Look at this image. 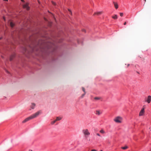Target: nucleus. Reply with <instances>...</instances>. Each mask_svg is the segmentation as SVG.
<instances>
[{
  "mask_svg": "<svg viewBox=\"0 0 151 151\" xmlns=\"http://www.w3.org/2000/svg\"><path fill=\"white\" fill-rule=\"evenodd\" d=\"M145 112V109L143 108L140 111L139 113V116H142L143 115Z\"/></svg>",
  "mask_w": 151,
  "mask_h": 151,
  "instance_id": "obj_6",
  "label": "nucleus"
},
{
  "mask_svg": "<svg viewBox=\"0 0 151 151\" xmlns=\"http://www.w3.org/2000/svg\"><path fill=\"white\" fill-rule=\"evenodd\" d=\"M29 151H32V150H30Z\"/></svg>",
  "mask_w": 151,
  "mask_h": 151,
  "instance_id": "obj_36",
  "label": "nucleus"
},
{
  "mask_svg": "<svg viewBox=\"0 0 151 151\" xmlns=\"http://www.w3.org/2000/svg\"><path fill=\"white\" fill-rule=\"evenodd\" d=\"M4 20H5V18L4 17Z\"/></svg>",
  "mask_w": 151,
  "mask_h": 151,
  "instance_id": "obj_34",
  "label": "nucleus"
},
{
  "mask_svg": "<svg viewBox=\"0 0 151 151\" xmlns=\"http://www.w3.org/2000/svg\"><path fill=\"white\" fill-rule=\"evenodd\" d=\"M23 7L24 8H25L27 10H29V7L28 6V3H26L23 5Z\"/></svg>",
  "mask_w": 151,
  "mask_h": 151,
  "instance_id": "obj_7",
  "label": "nucleus"
},
{
  "mask_svg": "<svg viewBox=\"0 0 151 151\" xmlns=\"http://www.w3.org/2000/svg\"><path fill=\"white\" fill-rule=\"evenodd\" d=\"M100 99H101V98L99 97H95V98H94V99H95L96 100H100Z\"/></svg>",
  "mask_w": 151,
  "mask_h": 151,
  "instance_id": "obj_18",
  "label": "nucleus"
},
{
  "mask_svg": "<svg viewBox=\"0 0 151 151\" xmlns=\"http://www.w3.org/2000/svg\"><path fill=\"white\" fill-rule=\"evenodd\" d=\"M15 54L14 53L12 54L10 57L9 60L10 61H12L13 60L14 58L15 57Z\"/></svg>",
  "mask_w": 151,
  "mask_h": 151,
  "instance_id": "obj_8",
  "label": "nucleus"
},
{
  "mask_svg": "<svg viewBox=\"0 0 151 151\" xmlns=\"http://www.w3.org/2000/svg\"><path fill=\"white\" fill-rule=\"evenodd\" d=\"M100 132L102 134H104L105 133V132L103 129H101L100 131Z\"/></svg>",
  "mask_w": 151,
  "mask_h": 151,
  "instance_id": "obj_19",
  "label": "nucleus"
},
{
  "mask_svg": "<svg viewBox=\"0 0 151 151\" xmlns=\"http://www.w3.org/2000/svg\"><path fill=\"white\" fill-rule=\"evenodd\" d=\"M62 119V118L59 117H57L55 119L57 121H59Z\"/></svg>",
  "mask_w": 151,
  "mask_h": 151,
  "instance_id": "obj_15",
  "label": "nucleus"
},
{
  "mask_svg": "<svg viewBox=\"0 0 151 151\" xmlns=\"http://www.w3.org/2000/svg\"><path fill=\"white\" fill-rule=\"evenodd\" d=\"M126 24V22H125L124 23V25H125Z\"/></svg>",
  "mask_w": 151,
  "mask_h": 151,
  "instance_id": "obj_28",
  "label": "nucleus"
},
{
  "mask_svg": "<svg viewBox=\"0 0 151 151\" xmlns=\"http://www.w3.org/2000/svg\"><path fill=\"white\" fill-rule=\"evenodd\" d=\"M23 50L24 52H26L27 50V48L26 47L23 48Z\"/></svg>",
  "mask_w": 151,
  "mask_h": 151,
  "instance_id": "obj_21",
  "label": "nucleus"
},
{
  "mask_svg": "<svg viewBox=\"0 0 151 151\" xmlns=\"http://www.w3.org/2000/svg\"><path fill=\"white\" fill-rule=\"evenodd\" d=\"M122 117L118 116L115 117L114 119V121L117 123H121L122 122Z\"/></svg>",
  "mask_w": 151,
  "mask_h": 151,
  "instance_id": "obj_2",
  "label": "nucleus"
},
{
  "mask_svg": "<svg viewBox=\"0 0 151 151\" xmlns=\"http://www.w3.org/2000/svg\"><path fill=\"white\" fill-rule=\"evenodd\" d=\"M8 0H4V1H8Z\"/></svg>",
  "mask_w": 151,
  "mask_h": 151,
  "instance_id": "obj_32",
  "label": "nucleus"
},
{
  "mask_svg": "<svg viewBox=\"0 0 151 151\" xmlns=\"http://www.w3.org/2000/svg\"><path fill=\"white\" fill-rule=\"evenodd\" d=\"M10 24L11 27H13L14 26V24L12 22H10Z\"/></svg>",
  "mask_w": 151,
  "mask_h": 151,
  "instance_id": "obj_13",
  "label": "nucleus"
},
{
  "mask_svg": "<svg viewBox=\"0 0 151 151\" xmlns=\"http://www.w3.org/2000/svg\"><path fill=\"white\" fill-rule=\"evenodd\" d=\"M128 148V147L127 146H125L124 147H122L121 148L123 150H126Z\"/></svg>",
  "mask_w": 151,
  "mask_h": 151,
  "instance_id": "obj_16",
  "label": "nucleus"
},
{
  "mask_svg": "<svg viewBox=\"0 0 151 151\" xmlns=\"http://www.w3.org/2000/svg\"><path fill=\"white\" fill-rule=\"evenodd\" d=\"M54 46V45L52 43H49L47 44V47L48 49H50L52 47Z\"/></svg>",
  "mask_w": 151,
  "mask_h": 151,
  "instance_id": "obj_5",
  "label": "nucleus"
},
{
  "mask_svg": "<svg viewBox=\"0 0 151 151\" xmlns=\"http://www.w3.org/2000/svg\"><path fill=\"white\" fill-rule=\"evenodd\" d=\"M40 114V111H38L35 113L33 114L30 116L26 118L22 122V123H25L29 120L35 118L37 117Z\"/></svg>",
  "mask_w": 151,
  "mask_h": 151,
  "instance_id": "obj_1",
  "label": "nucleus"
},
{
  "mask_svg": "<svg viewBox=\"0 0 151 151\" xmlns=\"http://www.w3.org/2000/svg\"><path fill=\"white\" fill-rule=\"evenodd\" d=\"M82 31H83V32H85V29L82 30Z\"/></svg>",
  "mask_w": 151,
  "mask_h": 151,
  "instance_id": "obj_30",
  "label": "nucleus"
},
{
  "mask_svg": "<svg viewBox=\"0 0 151 151\" xmlns=\"http://www.w3.org/2000/svg\"><path fill=\"white\" fill-rule=\"evenodd\" d=\"M38 1V3H39V4H40V2L39 1Z\"/></svg>",
  "mask_w": 151,
  "mask_h": 151,
  "instance_id": "obj_33",
  "label": "nucleus"
},
{
  "mask_svg": "<svg viewBox=\"0 0 151 151\" xmlns=\"http://www.w3.org/2000/svg\"><path fill=\"white\" fill-rule=\"evenodd\" d=\"M35 106V104L34 103H32L30 106L31 108L32 109H34Z\"/></svg>",
  "mask_w": 151,
  "mask_h": 151,
  "instance_id": "obj_11",
  "label": "nucleus"
},
{
  "mask_svg": "<svg viewBox=\"0 0 151 151\" xmlns=\"http://www.w3.org/2000/svg\"><path fill=\"white\" fill-rule=\"evenodd\" d=\"M120 16H121V17H122L123 16V13H120Z\"/></svg>",
  "mask_w": 151,
  "mask_h": 151,
  "instance_id": "obj_25",
  "label": "nucleus"
},
{
  "mask_svg": "<svg viewBox=\"0 0 151 151\" xmlns=\"http://www.w3.org/2000/svg\"><path fill=\"white\" fill-rule=\"evenodd\" d=\"M145 1H146V0H145Z\"/></svg>",
  "mask_w": 151,
  "mask_h": 151,
  "instance_id": "obj_37",
  "label": "nucleus"
},
{
  "mask_svg": "<svg viewBox=\"0 0 151 151\" xmlns=\"http://www.w3.org/2000/svg\"><path fill=\"white\" fill-rule=\"evenodd\" d=\"M112 17L113 19H116L117 18V16L116 14H115Z\"/></svg>",
  "mask_w": 151,
  "mask_h": 151,
  "instance_id": "obj_12",
  "label": "nucleus"
},
{
  "mask_svg": "<svg viewBox=\"0 0 151 151\" xmlns=\"http://www.w3.org/2000/svg\"><path fill=\"white\" fill-rule=\"evenodd\" d=\"M129 65V64H128V65H127V66L128 67Z\"/></svg>",
  "mask_w": 151,
  "mask_h": 151,
  "instance_id": "obj_31",
  "label": "nucleus"
},
{
  "mask_svg": "<svg viewBox=\"0 0 151 151\" xmlns=\"http://www.w3.org/2000/svg\"><path fill=\"white\" fill-rule=\"evenodd\" d=\"M68 10L70 12V14L72 15V12L69 9H68Z\"/></svg>",
  "mask_w": 151,
  "mask_h": 151,
  "instance_id": "obj_24",
  "label": "nucleus"
},
{
  "mask_svg": "<svg viewBox=\"0 0 151 151\" xmlns=\"http://www.w3.org/2000/svg\"><path fill=\"white\" fill-rule=\"evenodd\" d=\"M91 151H97V150H95V149H93V150H91Z\"/></svg>",
  "mask_w": 151,
  "mask_h": 151,
  "instance_id": "obj_27",
  "label": "nucleus"
},
{
  "mask_svg": "<svg viewBox=\"0 0 151 151\" xmlns=\"http://www.w3.org/2000/svg\"><path fill=\"white\" fill-rule=\"evenodd\" d=\"M52 4L54 5H55V6L56 5V4L54 2L52 1Z\"/></svg>",
  "mask_w": 151,
  "mask_h": 151,
  "instance_id": "obj_23",
  "label": "nucleus"
},
{
  "mask_svg": "<svg viewBox=\"0 0 151 151\" xmlns=\"http://www.w3.org/2000/svg\"><path fill=\"white\" fill-rule=\"evenodd\" d=\"M151 101V96H148L147 98L145 99V101L147 102L148 103H150Z\"/></svg>",
  "mask_w": 151,
  "mask_h": 151,
  "instance_id": "obj_4",
  "label": "nucleus"
},
{
  "mask_svg": "<svg viewBox=\"0 0 151 151\" xmlns=\"http://www.w3.org/2000/svg\"><path fill=\"white\" fill-rule=\"evenodd\" d=\"M21 1L22 2H24V0H21Z\"/></svg>",
  "mask_w": 151,
  "mask_h": 151,
  "instance_id": "obj_29",
  "label": "nucleus"
},
{
  "mask_svg": "<svg viewBox=\"0 0 151 151\" xmlns=\"http://www.w3.org/2000/svg\"><path fill=\"white\" fill-rule=\"evenodd\" d=\"M56 121H57L56 120V119H55V120L52 121L51 122V124L53 125L54 124H55L56 122Z\"/></svg>",
  "mask_w": 151,
  "mask_h": 151,
  "instance_id": "obj_17",
  "label": "nucleus"
},
{
  "mask_svg": "<svg viewBox=\"0 0 151 151\" xmlns=\"http://www.w3.org/2000/svg\"><path fill=\"white\" fill-rule=\"evenodd\" d=\"M101 114V113L100 112V111L98 110H97L96 111V114L98 115H100Z\"/></svg>",
  "mask_w": 151,
  "mask_h": 151,
  "instance_id": "obj_14",
  "label": "nucleus"
},
{
  "mask_svg": "<svg viewBox=\"0 0 151 151\" xmlns=\"http://www.w3.org/2000/svg\"><path fill=\"white\" fill-rule=\"evenodd\" d=\"M82 90L84 92V93H86V92L85 91V88L83 87H82Z\"/></svg>",
  "mask_w": 151,
  "mask_h": 151,
  "instance_id": "obj_20",
  "label": "nucleus"
},
{
  "mask_svg": "<svg viewBox=\"0 0 151 151\" xmlns=\"http://www.w3.org/2000/svg\"><path fill=\"white\" fill-rule=\"evenodd\" d=\"M103 12L102 11L97 12L95 13L93 15H101L103 13Z\"/></svg>",
  "mask_w": 151,
  "mask_h": 151,
  "instance_id": "obj_9",
  "label": "nucleus"
},
{
  "mask_svg": "<svg viewBox=\"0 0 151 151\" xmlns=\"http://www.w3.org/2000/svg\"><path fill=\"white\" fill-rule=\"evenodd\" d=\"M86 93H84L83 94H82L81 96V97L82 98H83V96H85V95L86 94Z\"/></svg>",
  "mask_w": 151,
  "mask_h": 151,
  "instance_id": "obj_22",
  "label": "nucleus"
},
{
  "mask_svg": "<svg viewBox=\"0 0 151 151\" xmlns=\"http://www.w3.org/2000/svg\"><path fill=\"white\" fill-rule=\"evenodd\" d=\"M82 132L86 137L90 135V133L87 129H85L83 130Z\"/></svg>",
  "mask_w": 151,
  "mask_h": 151,
  "instance_id": "obj_3",
  "label": "nucleus"
},
{
  "mask_svg": "<svg viewBox=\"0 0 151 151\" xmlns=\"http://www.w3.org/2000/svg\"><path fill=\"white\" fill-rule=\"evenodd\" d=\"M114 5V7L116 9H117L118 8V4L116 2L114 1L113 2Z\"/></svg>",
  "mask_w": 151,
  "mask_h": 151,
  "instance_id": "obj_10",
  "label": "nucleus"
},
{
  "mask_svg": "<svg viewBox=\"0 0 151 151\" xmlns=\"http://www.w3.org/2000/svg\"><path fill=\"white\" fill-rule=\"evenodd\" d=\"M100 151H103V150H100Z\"/></svg>",
  "mask_w": 151,
  "mask_h": 151,
  "instance_id": "obj_35",
  "label": "nucleus"
},
{
  "mask_svg": "<svg viewBox=\"0 0 151 151\" xmlns=\"http://www.w3.org/2000/svg\"><path fill=\"white\" fill-rule=\"evenodd\" d=\"M96 135L99 136H100V134L99 133H97Z\"/></svg>",
  "mask_w": 151,
  "mask_h": 151,
  "instance_id": "obj_26",
  "label": "nucleus"
}]
</instances>
